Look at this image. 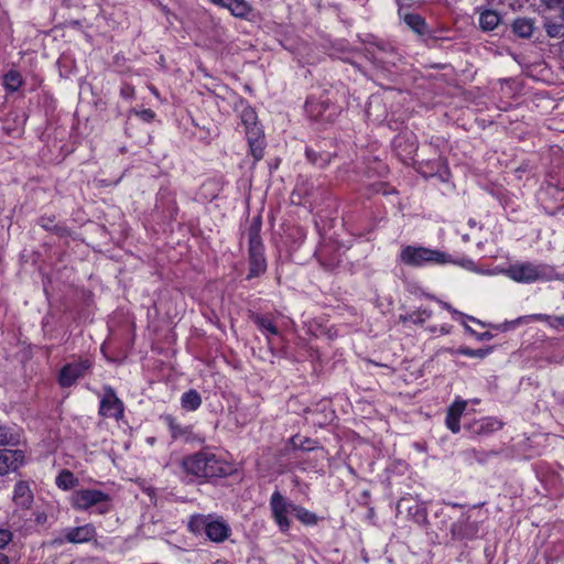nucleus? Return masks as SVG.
I'll use <instances>...</instances> for the list:
<instances>
[{
    "label": "nucleus",
    "mask_w": 564,
    "mask_h": 564,
    "mask_svg": "<svg viewBox=\"0 0 564 564\" xmlns=\"http://www.w3.org/2000/svg\"><path fill=\"white\" fill-rule=\"evenodd\" d=\"M182 468L187 475L197 478L225 477L231 473V466L209 449H203L182 460Z\"/></svg>",
    "instance_id": "1"
},
{
    "label": "nucleus",
    "mask_w": 564,
    "mask_h": 564,
    "mask_svg": "<svg viewBox=\"0 0 564 564\" xmlns=\"http://www.w3.org/2000/svg\"><path fill=\"white\" fill-rule=\"evenodd\" d=\"M503 274L518 283H534L558 279L553 267L544 263L514 262L506 268Z\"/></svg>",
    "instance_id": "2"
},
{
    "label": "nucleus",
    "mask_w": 564,
    "mask_h": 564,
    "mask_svg": "<svg viewBox=\"0 0 564 564\" xmlns=\"http://www.w3.org/2000/svg\"><path fill=\"white\" fill-rule=\"evenodd\" d=\"M261 219L256 217L252 219L248 228V254H249V272L247 280L258 278L267 271V260L263 253V243L260 236Z\"/></svg>",
    "instance_id": "3"
},
{
    "label": "nucleus",
    "mask_w": 564,
    "mask_h": 564,
    "mask_svg": "<svg viewBox=\"0 0 564 564\" xmlns=\"http://www.w3.org/2000/svg\"><path fill=\"white\" fill-rule=\"evenodd\" d=\"M188 530L194 534L205 532L206 536L215 543H221L230 535L229 524L221 518H214L212 514H194L189 518Z\"/></svg>",
    "instance_id": "4"
},
{
    "label": "nucleus",
    "mask_w": 564,
    "mask_h": 564,
    "mask_svg": "<svg viewBox=\"0 0 564 564\" xmlns=\"http://www.w3.org/2000/svg\"><path fill=\"white\" fill-rule=\"evenodd\" d=\"M241 123L245 126L246 137L249 143L250 153L254 161L263 158L264 134L258 124V117L251 107H245L240 113Z\"/></svg>",
    "instance_id": "5"
},
{
    "label": "nucleus",
    "mask_w": 564,
    "mask_h": 564,
    "mask_svg": "<svg viewBox=\"0 0 564 564\" xmlns=\"http://www.w3.org/2000/svg\"><path fill=\"white\" fill-rule=\"evenodd\" d=\"M401 261L411 267H421L425 264H444L451 262L449 256L423 247L408 246L400 253Z\"/></svg>",
    "instance_id": "6"
},
{
    "label": "nucleus",
    "mask_w": 564,
    "mask_h": 564,
    "mask_svg": "<svg viewBox=\"0 0 564 564\" xmlns=\"http://www.w3.org/2000/svg\"><path fill=\"white\" fill-rule=\"evenodd\" d=\"M108 494L97 489H80L73 492L70 505L76 510H88L96 507L97 512L105 514L110 509Z\"/></svg>",
    "instance_id": "7"
},
{
    "label": "nucleus",
    "mask_w": 564,
    "mask_h": 564,
    "mask_svg": "<svg viewBox=\"0 0 564 564\" xmlns=\"http://www.w3.org/2000/svg\"><path fill=\"white\" fill-rule=\"evenodd\" d=\"M307 115L317 121H333L339 113V107L328 99H316L310 97L305 104Z\"/></svg>",
    "instance_id": "8"
},
{
    "label": "nucleus",
    "mask_w": 564,
    "mask_h": 564,
    "mask_svg": "<svg viewBox=\"0 0 564 564\" xmlns=\"http://www.w3.org/2000/svg\"><path fill=\"white\" fill-rule=\"evenodd\" d=\"M294 503L288 501L280 491H274L270 499V508L272 517L281 531H288L290 528V520L288 516L294 513Z\"/></svg>",
    "instance_id": "9"
},
{
    "label": "nucleus",
    "mask_w": 564,
    "mask_h": 564,
    "mask_svg": "<svg viewBox=\"0 0 564 564\" xmlns=\"http://www.w3.org/2000/svg\"><path fill=\"white\" fill-rule=\"evenodd\" d=\"M123 402L117 397L111 387L104 389V395L100 400L99 414L105 417L120 420L123 416Z\"/></svg>",
    "instance_id": "10"
},
{
    "label": "nucleus",
    "mask_w": 564,
    "mask_h": 564,
    "mask_svg": "<svg viewBox=\"0 0 564 564\" xmlns=\"http://www.w3.org/2000/svg\"><path fill=\"white\" fill-rule=\"evenodd\" d=\"M91 367V362L88 359L78 360L75 362H70L65 365L58 377V382L62 387H70L73 386L77 379L85 376V373Z\"/></svg>",
    "instance_id": "11"
},
{
    "label": "nucleus",
    "mask_w": 564,
    "mask_h": 564,
    "mask_svg": "<svg viewBox=\"0 0 564 564\" xmlns=\"http://www.w3.org/2000/svg\"><path fill=\"white\" fill-rule=\"evenodd\" d=\"M24 462V454L20 449H0V476L15 471Z\"/></svg>",
    "instance_id": "12"
},
{
    "label": "nucleus",
    "mask_w": 564,
    "mask_h": 564,
    "mask_svg": "<svg viewBox=\"0 0 564 564\" xmlns=\"http://www.w3.org/2000/svg\"><path fill=\"white\" fill-rule=\"evenodd\" d=\"M212 3L227 9L239 19H247L252 11V7L246 0H209Z\"/></svg>",
    "instance_id": "13"
},
{
    "label": "nucleus",
    "mask_w": 564,
    "mask_h": 564,
    "mask_svg": "<svg viewBox=\"0 0 564 564\" xmlns=\"http://www.w3.org/2000/svg\"><path fill=\"white\" fill-rule=\"evenodd\" d=\"M96 538V529L93 524L70 528L65 533V540L69 543H86Z\"/></svg>",
    "instance_id": "14"
},
{
    "label": "nucleus",
    "mask_w": 564,
    "mask_h": 564,
    "mask_svg": "<svg viewBox=\"0 0 564 564\" xmlns=\"http://www.w3.org/2000/svg\"><path fill=\"white\" fill-rule=\"evenodd\" d=\"M501 14L492 9H479V26L482 31H494L501 23Z\"/></svg>",
    "instance_id": "15"
},
{
    "label": "nucleus",
    "mask_w": 564,
    "mask_h": 564,
    "mask_svg": "<svg viewBox=\"0 0 564 564\" xmlns=\"http://www.w3.org/2000/svg\"><path fill=\"white\" fill-rule=\"evenodd\" d=\"M512 32L521 39H530L535 30L534 20L517 18L511 24Z\"/></svg>",
    "instance_id": "16"
},
{
    "label": "nucleus",
    "mask_w": 564,
    "mask_h": 564,
    "mask_svg": "<svg viewBox=\"0 0 564 564\" xmlns=\"http://www.w3.org/2000/svg\"><path fill=\"white\" fill-rule=\"evenodd\" d=\"M13 500L14 502L22 507V508H29L33 501V495L31 492V489L29 485L24 481H19L14 487L13 492Z\"/></svg>",
    "instance_id": "17"
},
{
    "label": "nucleus",
    "mask_w": 564,
    "mask_h": 564,
    "mask_svg": "<svg viewBox=\"0 0 564 564\" xmlns=\"http://www.w3.org/2000/svg\"><path fill=\"white\" fill-rule=\"evenodd\" d=\"M501 427V423L494 419H481L470 425L473 433L482 435L492 433Z\"/></svg>",
    "instance_id": "18"
},
{
    "label": "nucleus",
    "mask_w": 564,
    "mask_h": 564,
    "mask_svg": "<svg viewBox=\"0 0 564 564\" xmlns=\"http://www.w3.org/2000/svg\"><path fill=\"white\" fill-rule=\"evenodd\" d=\"M451 533L454 539L463 540L471 538L475 533V528L467 520H459L452 524Z\"/></svg>",
    "instance_id": "19"
},
{
    "label": "nucleus",
    "mask_w": 564,
    "mask_h": 564,
    "mask_svg": "<svg viewBox=\"0 0 564 564\" xmlns=\"http://www.w3.org/2000/svg\"><path fill=\"white\" fill-rule=\"evenodd\" d=\"M21 441V434L6 425H0V446H15Z\"/></svg>",
    "instance_id": "20"
},
{
    "label": "nucleus",
    "mask_w": 564,
    "mask_h": 564,
    "mask_svg": "<svg viewBox=\"0 0 564 564\" xmlns=\"http://www.w3.org/2000/svg\"><path fill=\"white\" fill-rule=\"evenodd\" d=\"M56 486L63 490H69L78 486V478L68 469H63L56 477Z\"/></svg>",
    "instance_id": "21"
},
{
    "label": "nucleus",
    "mask_w": 564,
    "mask_h": 564,
    "mask_svg": "<svg viewBox=\"0 0 564 564\" xmlns=\"http://www.w3.org/2000/svg\"><path fill=\"white\" fill-rule=\"evenodd\" d=\"M377 52L375 53L376 57L383 63L394 64L397 52L393 46L388 43H378L376 44Z\"/></svg>",
    "instance_id": "22"
},
{
    "label": "nucleus",
    "mask_w": 564,
    "mask_h": 564,
    "mask_svg": "<svg viewBox=\"0 0 564 564\" xmlns=\"http://www.w3.org/2000/svg\"><path fill=\"white\" fill-rule=\"evenodd\" d=\"M181 404L182 408L186 411H195L200 406L202 398L196 390L192 389L183 393L181 398Z\"/></svg>",
    "instance_id": "23"
},
{
    "label": "nucleus",
    "mask_w": 564,
    "mask_h": 564,
    "mask_svg": "<svg viewBox=\"0 0 564 564\" xmlns=\"http://www.w3.org/2000/svg\"><path fill=\"white\" fill-rule=\"evenodd\" d=\"M432 315V312L427 308H417L412 313L400 315V321L403 323L411 322L414 324H423L426 319H429Z\"/></svg>",
    "instance_id": "24"
},
{
    "label": "nucleus",
    "mask_w": 564,
    "mask_h": 564,
    "mask_svg": "<svg viewBox=\"0 0 564 564\" xmlns=\"http://www.w3.org/2000/svg\"><path fill=\"white\" fill-rule=\"evenodd\" d=\"M403 22L414 32L422 34L426 29L424 19L417 13H406L403 15Z\"/></svg>",
    "instance_id": "25"
},
{
    "label": "nucleus",
    "mask_w": 564,
    "mask_h": 564,
    "mask_svg": "<svg viewBox=\"0 0 564 564\" xmlns=\"http://www.w3.org/2000/svg\"><path fill=\"white\" fill-rule=\"evenodd\" d=\"M23 84V78L18 70H9L3 77V85L7 90L14 93Z\"/></svg>",
    "instance_id": "26"
},
{
    "label": "nucleus",
    "mask_w": 564,
    "mask_h": 564,
    "mask_svg": "<svg viewBox=\"0 0 564 564\" xmlns=\"http://www.w3.org/2000/svg\"><path fill=\"white\" fill-rule=\"evenodd\" d=\"M163 419L170 429L171 436L174 440L185 436L188 433V427L178 424L172 415H165Z\"/></svg>",
    "instance_id": "27"
},
{
    "label": "nucleus",
    "mask_w": 564,
    "mask_h": 564,
    "mask_svg": "<svg viewBox=\"0 0 564 564\" xmlns=\"http://www.w3.org/2000/svg\"><path fill=\"white\" fill-rule=\"evenodd\" d=\"M252 321L257 324V326L260 329L268 332L270 335L279 334L276 326L273 325V323L269 318L258 315V314H253Z\"/></svg>",
    "instance_id": "28"
},
{
    "label": "nucleus",
    "mask_w": 564,
    "mask_h": 564,
    "mask_svg": "<svg viewBox=\"0 0 564 564\" xmlns=\"http://www.w3.org/2000/svg\"><path fill=\"white\" fill-rule=\"evenodd\" d=\"M294 514L304 524L312 525L317 523L316 514L300 506H295Z\"/></svg>",
    "instance_id": "29"
},
{
    "label": "nucleus",
    "mask_w": 564,
    "mask_h": 564,
    "mask_svg": "<svg viewBox=\"0 0 564 564\" xmlns=\"http://www.w3.org/2000/svg\"><path fill=\"white\" fill-rule=\"evenodd\" d=\"M491 351V348H480V349H471L468 347H460L458 348L457 352L473 358H485L489 352Z\"/></svg>",
    "instance_id": "30"
},
{
    "label": "nucleus",
    "mask_w": 564,
    "mask_h": 564,
    "mask_svg": "<svg viewBox=\"0 0 564 564\" xmlns=\"http://www.w3.org/2000/svg\"><path fill=\"white\" fill-rule=\"evenodd\" d=\"M545 31L550 37L558 39L564 36V25L556 22L545 23Z\"/></svg>",
    "instance_id": "31"
},
{
    "label": "nucleus",
    "mask_w": 564,
    "mask_h": 564,
    "mask_svg": "<svg viewBox=\"0 0 564 564\" xmlns=\"http://www.w3.org/2000/svg\"><path fill=\"white\" fill-rule=\"evenodd\" d=\"M40 225L44 229L50 230V231H55L59 236H63L65 234V231H66L65 228L55 225L54 224V219H52V218L42 217L40 219Z\"/></svg>",
    "instance_id": "32"
},
{
    "label": "nucleus",
    "mask_w": 564,
    "mask_h": 564,
    "mask_svg": "<svg viewBox=\"0 0 564 564\" xmlns=\"http://www.w3.org/2000/svg\"><path fill=\"white\" fill-rule=\"evenodd\" d=\"M531 318L536 321H547L554 327H563L564 328V316L560 317H551L543 314L532 315Z\"/></svg>",
    "instance_id": "33"
},
{
    "label": "nucleus",
    "mask_w": 564,
    "mask_h": 564,
    "mask_svg": "<svg viewBox=\"0 0 564 564\" xmlns=\"http://www.w3.org/2000/svg\"><path fill=\"white\" fill-rule=\"evenodd\" d=\"M466 405H467L466 401H456L449 406L447 413L460 419L463 412L466 409Z\"/></svg>",
    "instance_id": "34"
},
{
    "label": "nucleus",
    "mask_w": 564,
    "mask_h": 564,
    "mask_svg": "<svg viewBox=\"0 0 564 564\" xmlns=\"http://www.w3.org/2000/svg\"><path fill=\"white\" fill-rule=\"evenodd\" d=\"M13 540V532L9 529H0V550H3Z\"/></svg>",
    "instance_id": "35"
},
{
    "label": "nucleus",
    "mask_w": 564,
    "mask_h": 564,
    "mask_svg": "<svg viewBox=\"0 0 564 564\" xmlns=\"http://www.w3.org/2000/svg\"><path fill=\"white\" fill-rule=\"evenodd\" d=\"M446 426L453 432L458 433L460 430L459 419L447 413Z\"/></svg>",
    "instance_id": "36"
},
{
    "label": "nucleus",
    "mask_w": 564,
    "mask_h": 564,
    "mask_svg": "<svg viewBox=\"0 0 564 564\" xmlns=\"http://www.w3.org/2000/svg\"><path fill=\"white\" fill-rule=\"evenodd\" d=\"M140 115L147 121H150L154 118V112L151 109H145Z\"/></svg>",
    "instance_id": "37"
},
{
    "label": "nucleus",
    "mask_w": 564,
    "mask_h": 564,
    "mask_svg": "<svg viewBox=\"0 0 564 564\" xmlns=\"http://www.w3.org/2000/svg\"><path fill=\"white\" fill-rule=\"evenodd\" d=\"M121 95L126 98L131 97L133 95V88L131 86H124L121 88Z\"/></svg>",
    "instance_id": "38"
},
{
    "label": "nucleus",
    "mask_w": 564,
    "mask_h": 564,
    "mask_svg": "<svg viewBox=\"0 0 564 564\" xmlns=\"http://www.w3.org/2000/svg\"><path fill=\"white\" fill-rule=\"evenodd\" d=\"M9 557L4 553H0V564H9Z\"/></svg>",
    "instance_id": "39"
},
{
    "label": "nucleus",
    "mask_w": 564,
    "mask_h": 564,
    "mask_svg": "<svg viewBox=\"0 0 564 564\" xmlns=\"http://www.w3.org/2000/svg\"><path fill=\"white\" fill-rule=\"evenodd\" d=\"M492 336L490 333H484L479 336L480 339H490Z\"/></svg>",
    "instance_id": "40"
},
{
    "label": "nucleus",
    "mask_w": 564,
    "mask_h": 564,
    "mask_svg": "<svg viewBox=\"0 0 564 564\" xmlns=\"http://www.w3.org/2000/svg\"><path fill=\"white\" fill-rule=\"evenodd\" d=\"M404 1H405V0H395V2H397L398 4H400V6H401Z\"/></svg>",
    "instance_id": "41"
},
{
    "label": "nucleus",
    "mask_w": 564,
    "mask_h": 564,
    "mask_svg": "<svg viewBox=\"0 0 564 564\" xmlns=\"http://www.w3.org/2000/svg\"><path fill=\"white\" fill-rule=\"evenodd\" d=\"M306 155H307L308 159H311L312 152L311 151H306Z\"/></svg>",
    "instance_id": "42"
}]
</instances>
